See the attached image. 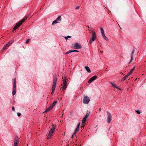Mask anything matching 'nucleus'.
Wrapping results in <instances>:
<instances>
[{
    "instance_id": "nucleus-12",
    "label": "nucleus",
    "mask_w": 146,
    "mask_h": 146,
    "mask_svg": "<svg viewBox=\"0 0 146 146\" xmlns=\"http://www.w3.org/2000/svg\"><path fill=\"white\" fill-rule=\"evenodd\" d=\"M14 42L13 40H12L11 41H10L9 42L8 44H6L3 47V49H5L7 47H8L11 44H12L13 42Z\"/></svg>"
},
{
    "instance_id": "nucleus-16",
    "label": "nucleus",
    "mask_w": 146,
    "mask_h": 146,
    "mask_svg": "<svg viewBox=\"0 0 146 146\" xmlns=\"http://www.w3.org/2000/svg\"><path fill=\"white\" fill-rule=\"evenodd\" d=\"M87 118L85 117L84 116V118H83V119L82 120V125H84L83 126H82V127H83L84 126V124L85 123V122L86 120V119H87Z\"/></svg>"
},
{
    "instance_id": "nucleus-28",
    "label": "nucleus",
    "mask_w": 146,
    "mask_h": 146,
    "mask_svg": "<svg viewBox=\"0 0 146 146\" xmlns=\"http://www.w3.org/2000/svg\"><path fill=\"white\" fill-rule=\"evenodd\" d=\"M71 37V36H65V39L67 40L68 38H70Z\"/></svg>"
},
{
    "instance_id": "nucleus-23",
    "label": "nucleus",
    "mask_w": 146,
    "mask_h": 146,
    "mask_svg": "<svg viewBox=\"0 0 146 146\" xmlns=\"http://www.w3.org/2000/svg\"><path fill=\"white\" fill-rule=\"evenodd\" d=\"M16 92V90H13L12 92V94L13 95H14L15 94Z\"/></svg>"
},
{
    "instance_id": "nucleus-7",
    "label": "nucleus",
    "mask_w": 146,
    "mask_h": 146,
    "mask_svg": "<svg viewBox=\"0 0 146 146\" xmlns=\"http://www.w3.org/2000/svg\"><path fill=\"white\" fill-rule=\"evenodd\" d=\"M61 20V16H58V17L54 21H53L52 25H54L55 24L59 23Z\"/></svg>"
},
{
    "instance_id": "nucleus-36",
    "label": "nucleus",
    "mask_w": 146,
    "mask_h": 146,
    "mask_svg": "<svg viewBox=\"0 0 146 146\" xmlns=\"http://www.w3.org/2000/svg\"><path fill=\"white\" fill-rule=\"evenodd\" d=\"M102 36L103 38H104L105 36V35L104 33L102 34Z\"/></svg>"
},
{
    "instance_id": "nucleus-4",
    "label": "nucleus",
    "mask_w": 146,
    "mask_h": 146,
    "mask_svg": "<svg viewBox=\"0 0 146 146\" xmlns=\"http://www.w3.org/2000/svg\"><path fill=\"white\" fill-rule=\"evenodd\" d=\"M67 82L66 77H65L64 79L62 84V90L63 91L66 90L67 88Z\"/></svg>"
},
{
    "instance_id": "nucleus-42",
    "label": "nucleus",
    "mask_w": 146,
    "mask_h": 146,
    "mask_svg": "<svg viewBox=\"0 0 146 146\" xmlns=\"http://www.w3.org/2000/svg\"><path fill=\"white\" fill-rule=\"evenodd\" d=\"M74 135L73 134L72 135V138H73V137H74Z\"/></svg>"
},
{
    "instance_id": "nucleus-26",
    "label": "nucleus",
    "mask_w": 146,
    "mask_h": 146,
    "mask_svg": "<svg viewBox=\"0 0 146 146\" xmlns=\"http://www.w3.org/2000/svg\"><path fill=\"white\" fill-rule=\"evenodd\" d=\"M53 107L51 105L48 108L50 110H51Z\"/></svg>"
},
{
    "instance_id": "nucleus-41",
    "label": "nucleus",
    "mask_w": 146,
    "mask_h": 146,
    "mask_svg": "<svg viewBox=\"0 0 146 146\" xmlns=\"http://www.w3.org/2000/svg\"><path fill=\"white\" fill-rule=\"evenodd\" d=\"M63 115V113L62 115L61 116V117H62Z\"/></svg>"
},
{
    "instance_id": "nucleus-22",
    "label": "nucleus",
    "mask_w": 146,
    "mask_h": 146,
    "mask_svg": "<svg viewBox=\"0 0 146 146\" xmlns=\"http://www.w3.org/2000/svg\"><path fill=\"white\" fill-rule=\"evenodd\" d=\"M90 113L89 112H88L86 113V115H85L84 117L88 118V117L89 116Z\"/></svg>"
},
{
    "instance_id": "nucleus-10",
    "label": "nucleus",
    "mask_w": 146,
    "mask_h": 146,
    "mask_svg": "<svg viewBox=\"0 0 146 146\" xmlns=\"http://www.w3.org/2000/svg\"><path fill=\"white\" fill-rule=\"evenodd\" d=\"M19 141L18 137H16L14 139V146H18Z\"/></svg>"
},
{
    "instance_id": "nucleus-19",
    "label": "nucleus",
    "mask_w": 146,
    "mask_h": 146,
    "mask_svg": "<svg viewBox=\"0 0 146 146\" xmlns=\"http://www.w3.org/2000/svg\"><path fill=\"white\" fill-rule=\"evenodd\" d=\"M80 123H79L77 126V127L76 128V129L75 130V131L76 132H77L79 130V129L80 127Z\"/></svg>"
},
{
    "instance_id": "nucleus-29",
    "label": "nucleus",
    "mask_w": 146,
    "mask_h": 146,
    "mask_svg": "<svg viewBox=\"0 0 146 146\" xmlns=\"http://www.w3.org/2000/svg\"><path fill=\"white\" fill-rule=\"evenodd\" d=\"M50 111V110L48 108L44 112V113H46L48 111Z\"/></svg>"
},
{
    "instance_id": "nucleus-21",
    "label": "nucleus",
    "mask_w": 146,
    "mask_h": 146,
    "mask_svg": "<svg viewBox=\"0 0 146 146\" xmlns=\"http://www.w3.org/2000/svg\"><path fill=\"white\" fill-rule=\"evenodd\" d=\"M56 103H57V101H56L55 102H54L52 103V105H51L52 106V107H53L55 106V105L56 104Z\"/></svg>"
},
{
    "instance_id": "nucleus-35",
    "label": "nucleus",
    "mask_w": 146,
    "mask_h": 146,
    "mask_svg": "<svg viewBox=\"0 0 146 146\" xmlns=\"http://www.w3.org/2000/svg\"><path fill=\"white\" fill-rule=\"evenodd\" d=\"M21 115V114L20 113H17V115L19 117Z\"/></svg>"
},
{
    "instance_id": "nucleus-17",
    "label": "nucleus",
    "mask_w": 146,
    "mask_h": 146,
    "mask_svg": "<svg viewBox=\"0 0 146 146\" xmlns=\"http://www.w3.org/2000/svg\"><path fill=\"white\" fill-rule=\"evenodd\" d=\"M135 69V68L134 67L131 70L130 72L127 74L128 76H129L133 72L134 70Z\"/></svg>"
},
{
    "instance_id": "nucleus-33",
    "label": "nucleus",
    "mask_w": 146,
    "mask_h": 146,
    "mask_svg": "<svg viewBox=\"0 0 146 146\" xmlns=\"http://www.w3.org/2000/svg\"><path fill=\"white\" fill-rule=\"evenodd\" d=\"M104 38L107 41H108V38L107 37H106V36H105L104 37Z\"/></svg>"
},
{
    "instance_id": "nucleus-1",
    "label": "nucleus",
    "mask_w": 146,
    "mask_h": 146,
    "mask_svg": "<svg viewBox=\"0 0 146 146\" xmlns=\"http://www.w3.org/2000/svg\"><path fill=\"white\" fill-rule=\"evenodd\" d=\"M28 16H26L21 21H20L15 26L13 29V31L15 30L20 25L27 19Z\"/></svg>"
},
{
    "instance_id": "nucleus-43",
    "label": "nucleus",
    "mask_w": 146,
    "mask_h": 146,
    "mask_svg": "<svg viewBox=\"0 0 146 146\" xmlns=\"http://www.w3.org/2000/svg\"><path fill=\"white\" fill-rule=\"evenodd\" d=\"M122 74V75H123V73H122V74Z\"/></svg>"
},
{
    "instance_id": "nucleus-34",
    "label": "nucleus",
    "mask_w": 146,
    "mask_h": 146,
    "mask_svg": "<svg viewBox=\"0 0 146 146\" xmlns=\"http://www.w3.org/2000/svg\"><path fill=\"white\" fill-rule=\"evenodd\" d=\"M13 84H16V78H15L14 80V81L13 82Z\"/></svg>"
},
{
    "instance_id": "nucleus-32",
    "label": "nucleus",
    "mask_w": 146,
    "mask_h": 146,
    "mask_svg": "<svg viewBox=\"0 0 146 146\" xmlns=\"http://www.w3.org/2000/svg\"><path fill=\"white\" fill-rule=\"evenodd\" d=\"M136 111L137 113L138 114H139L140 113V111L139 110H136Z\"/></svg>"
},
{
    "instance_id": "nucleus-15",
    "label": "nucleus",
    "mask_w": 146,
    "mask_h": 146,
    "mask_svg": "<svg viewBox=\"0 0 146 146\" xmlns=\"http://www.w3.org/2000/svg\"><path fill=\"white\" fill-rule=\"evenodd\" d=\"M78 52L79 51L77 50H69V51H68V52H67L66 53V54H68L71 52Z\"/></svg>"
},
{
    "instance_id": "nucleus-44",
    "label": "nucleus",
    "mask_w": 146,
    "mask_h": 146,
    "mask_svg": "<svg viewBox=\"0 0 146 146\" xmlns=\"http://www.w3.org/2000/svg\"><path fill=\"white\" fill-rule=\"evenodd\" d=\"M128 89H127V90H128Z\"/></svg>"
},
{
    "instance_id": "nucleus-30",
    "label": "nucleus",
    "mask_w": 146,
    "mask_h": 146,
    "mask_svg": "<svg viewBox=\"0 0 146 146\" xmlns=\"http://www.w3.org/2000/svg\"><path fill=\"white\" fill-rule=\"evenodd\" d=\"M54 91L55 90L52 89V91L51 92V94H54Z\"/></svg>"
},
{
    "instance_id": "nucleus-40",
    "label": "nucleus",
    "mask_w": 146,
    "mask_h": 146,
    "mask_svg": "<svg viewBox=\"0 0 146 146\" xmlns=\"http://www.w3.org/2000/svg\"><path fill=\"white\" fill-rule=\"evenodd\" d=\"M99 111H101V109L100 108H99Z\"/></svg>"
},
{
    "instance_id": "nucleus-6",
    "label": "nucleus",
    "mask_w": 146,
    "mask_h": 146,
    "mask_svg": "<svg viewBox=\"0 0 146 146\" xmlns=\"http://www.w3.org/2000/svg\"><path fill=\"white\" fill-rule=\"evenodd\" d=\"M107 122L108 123H110L111 121L112 116L110 113L109 111H107Z\"/></svg>"
},
{
    "instance_id": "nucleus-38",
    "label": "nucleus",
    "mask_w": 146,
    "mask_h": 146,
    "mask_svg": "<svg viewBox=\"0 0 146 146\" xmlns=\"http://www.w3.org/2000/svg\"><path fill=\"white\" fill-rule=\"evenodd\" d=\"M12 110L13 111H15V108L14 107H13L12 108Z\"/></svg>"
},
{
    "instance_id": "nucleus-13",
    "label": "nucleus",
    "mask_w": 146,
    "mask_h": 146,
    "mask_svg": "<svg viewBox=\"0 0 146 146\" xmlns=\"http://www.w3.org/2000/svg\"><path fill=\"white\" fill-rule=\"evenodd\" d=\"M134 52H135V49H133V51H132L131 53V60H130V62L129 63H130L131 62H132V60H133V56L134 55Z\"/></svg>"
},
{
    "instance_id": "nucleus-11",
    "label": "nucleus",
    "mask_w": 146,
    "mask_h": 146,
    "mask_svg": "<svg viewBox=\"0 0 146 146\" xmlns=\"http://www.w3.org/2000/svg\"><path fill=\"white\" fill-rule=\"evenodd\" d=\"M97 78V76H94L92 77L88 81V82L89 83H90L92 82L93 81L95 80Z\"/></svg>"
},
{
    "instance_id": "nucleus-25",
    "label": "nucleus",
    "mask_w": 146,
    "mask_h": 146,
    "mask_svg": "<svg viewBox=\"0 0 146 146\" xmlns=\"http://www.w3.org/2000/svg\"><path fill=\"white\" fill-rule=\"evenodd\" d=\"M100 30H101V32L102 34L104 33V30L103 28H101Z\"/></svg>"
},
{
    "instance_id": "nucleus-14",
    "label": "nucleus",
    "mask_w": 146,
    "mask_h": 146,
    "mask_svg": "<svg viewBox=\"0 0 146 146\" xmlns=\"http://www.w3.org/2000/svg\"><path fill=\"white\" fill-rule=\"evenodd\" d=\"M110 83L112 85V86H113V87L116 88L118 90H120V89L116 85L114 84L113 82H110Z\"/></svg>"
},
{
    "instance_id": "nucleus-37",
    "label": "nucleus",
    "mask_w": 146,
    "mask_h": 146,
    "mask_svg": "<svg viewBox=\"0 0 146 146\" xmlns=\"http://www.w3.org/2000/svg\"><path fill=\"white\" fill-rule=\"evenodd\" d=\"M77 133V132H76V131H75L74 132V133H73V135H75L76 133Z\"/></svg>"
},
{
    "instance_id": "nucleus-31",
    "label": "nucleus",
    "mask_w": 146,
    "mask_h": 146,
    "mask_svg": "<svg viewBox=\"0 0 146 146\" xmlns=\"http://www.w3.org/2000/svg\"><path fill=\"white\" fill-rule=\"evenodd\" d=\"M29 41H30V39H28L26 40V43H28L29 42Z\"/></svg>"
},
{
    "instance_id": "nucleus-24",
    "label": "nucleus",
    "mask_w": 146,
    "mask_h": 146,
    "mask_svg": "<svg viewBox=\"0 0 146 146\" xmlns=\"http://www.w3.org/2000/svg\"><path fill=\"white\" fill-rule=\"evenodd\" d=\"M16 84H13V90H16Z\"/></svg>"
},
{
    "instance_id": "nucleus-3",
    "label": "nucleus",
    "mask_w": 146,
    "mask_h": 146,
    "mask_svg": "<svg viewBox=\"0 0 146 146\" xmlns=\"http://www.w3.org/2000/svg\"><path fill=\"white\" fill-rule=\"evenodd\" d=\"M92 34L89 40V43L90 44H91L94 41L96 38L95 32L93 30L92 31Z\"/></svg>"
},
{
    "instance_id": "nucleus-27",
    "label": "nucleus",
    "mask_w": 146,
    "mask_h": 146,
    "mask_svg": "<svg viewBox=\"0 0 146 146\" xmlns=\"http://www.w3.org/2000/svg\"><path fill=\"white\" fill-rule=\"evenodd\" d=\"M53 107L51 105L48 108L50 110H51Z\"/></svg>"
},
{
    "instance_id": "nucleus-8",
    "label": "nucleus",
    "mask_w": 146,
    "mask_h": 146,
    "mask_svg": "<svg viewBox=\"0 0 146 146\" xmlns=\"http://www.w3.org/2000/svg\"><path fill=\"white\" fill-rule=\"evenodd\" d=\"M57 79V78L56 77L54 76L53 84L52 87V89H53L55 90L56 86Z\"/></svg>"
},
{
    "instance_id": "nucleus-5",
    "label": "nucleus",
    "mask_w": 146,
    "mask_h": 146,
    "mask_svg": "<svg viewBox=\"0 0 146 146\" xmlns=\"http://www.w3.org/2000/svg\"><path fill=\"white\" fill-rule=\"evenodd\" d=\"M90 100L89 98L87 96H84L83 100V103L85 104H88L90 102Z\"/></svg>"
},
{
    "instance_id": "nucleus-20",
    "label": "nucleus",
    "mask_w": 146,
    "mask_h": 146,
    "mask_svg": "<svg viewBox=\"0 0 146 146\" xmlns=\"http://www.w3.org/2000/svg\"><path fill=\"white\" fill-rule=\"evenodd\" d=\"M129 76H128V74H127V75L126 76H124L123 78H122V79L121 80V81H123L125 80L126 78H127V77Z\"/></svg>"
},
{
    "instance_id": "nucleus-39",
    "label": "nucleus",
    "mask_w": 146,
    "mask_h": 146,
    "mask_svg": "<svg viewBox=\"0 0 146 146\" xmlns=\"http://www.w3.org/2000/svg\"><path fill=\"white\" fill-rule=\"evenodd\" d=\"M79 6H78V7H77L76 8V9H78L79 8Z\"/></svg>"
},
{
    "instance_id": "nucleus-2",
    "label": "nucleus",
    "mask_w": 146,
    "mask_h": 146,
    "mask_svg": "<svg viewBox=\"0 0 146 146\" xmlns=\"http://www.w3.org/2000/svg\"><path fill=\"white\" fill-rule=\"evenodd\" d=\"M55 126L52 125V127L51 128L50 131L49 132L48 135L47 136V139H50L51 138V136L53 135L55 129Z\"/></svg>"
},
{
    "instance_id": "nucleus-9",
    "label": "nucleus",
    "mask_w": 146,
    "mask_h": 146,
    "mask_svg": "<svg viewBox=\"0 0 146 146\" xmlns=\"http://www.w3.org/2000/svg\"><path fill=\"white\" fill-rule=\"evenodd\" d=\"M74 48L75 49H79L82 48L81 46L78 43H76L74 44Z\"/></svg>"
},
{
    "instance_id": "nucleus-18",
    "label": "nucleus",
    "mask_w": 146,
    "mask_h": 146,
    "mask_svg": "<svg viewBox=\"0 0 146 146\" xmlns=\"http://www.w3.org/2000/svg\"><path fill=\"white\" fill-rule=\"evenodd\" d=\"M85 68L88 72L89 73H90L91 72L90 69L89 67L88 66H85Z\"/></svg>"
}]
</instances>
